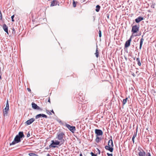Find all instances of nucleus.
Masks as SVG:
<instances>
[{
    "label": "nucleus",
    "instance_id": "f257e3e1",
    "mask_svg": "<svg viewBox=\"0 0 156 156\" xmlns=\"http://www.w3.org/2000/svg\"><path fill=\"white\" fill-rule=\"evenodd\" d=\"M24 135L23 132H20L18 135H17L15 136L14 140L10 144V146L15 144L16 143H17L21 141V138L24 137Z\"/></svg>",
    "mask_w": 156,
    "mask_h": 156
},
{
    "label": "nucleus",
    "instance_id": "f03ea898",
    "mask_svg": "<svg viewBox=\"0 0 156 156\" xmlns=\"http://www.w3.org/2000/svg\"><path fill=\"white\" fill-rule=\"evenodd\" d=\"M65 135L64 133L63 132H61L58 133L57 134V138L59 141L60 145L63 144L65 142V140L64 138L65 137Z\"/></svg>",
    "mask_w": 156,
    "mask_h": 156
},
{
    "label": "nucleus",
    "instance_id": "7ed1b4c3",
    "mask_svg": "<svg viewBox=\"0 0 156 156\" xmlns=\"http://www.w3.org/2000/svg\"><path fill=\"white\" fill-rule=\"evenodd\" d=\"M111 139L109 140L108 142V145L105 147V148L107 150L109 151L110 152H112L113 150V147L114 146L113 141L112 139V137L111 136Z\"/></svg>",
    "mask_w": 156,
    "mask_h": 156
},
{
    "label": "nucleus",
    "instance_id": "20e7f679",
    "mask_svg": "<svg viewBox=\"0 0 156 156\" xmlns=\"http://www.w3.org/2000/svg\"><path fill=\"white\" fill-rule=\"evenodd\" d=\"M9 109V104L8 100L7 99L6 101V107L3 110V115L5 116H7L8 113V112Z\"/></svg>",
    "mask_w": 156,
    "mask_h": 156
},
{
    "label": "nucleus",
    "instance_id": "39448f33",
    "mask_svg": "<svg viewBox=\"0 0 156 156\" xmlns=\"http://www.w3.org/2000/svg\"><path fill=\"white\" fill-rule=\"evenodd\" d=\"M51 144L49 146V148H51V147L53 148H55L56 147L55 145H60L59 142L58 140H55L54 141L52 140L51 141Z\"/></svg>",
    "mask_w": 156,
    "mask_h": 156
},
{
    "label": "nucleus",
    "instance_id": "423d86ee",
    "mask_svg": "<svg viewBox=\"0 0 156 156\" xmlns=\"http://www.w3.org/2000/svg\"><path fill=\"white\" fill-rule=\"evenodd\" d=\"M139 27L137 25H134L132 27L131 32L133 34L136 33L139 30Z\"/></svg>",
    "mask_w": 156,
    "mask_h": 156
},
{
    "label": "nucleus",
    "instance_id": "0eeeda50",
    "mask_svg": "<svg viewBox=\"0 0 156 156\" xmlns=\"http://www.w3.org/2000/svg\"><path fill=\"white\" fill-rule=\"evenodd\" d=\"M66 126L67 127L71 132L73 133L76 130V128L75 126H71L70 125L66 124Z\"/></svg>",
    "mask_w": 156,
    "mask_h": 156
},
{
    "label": "nucleus",
    "instance_id": "6e6552de",
    "mask_svg": "<svg viewBox=\"0 0 156 156\" xmlns=\"http://www.w3.org/2000/svg\"><path fill=\"white\" fill-rule=\"evenodd\" d=\"M32 108L35 109L39 110L40 111L42 110V109L41 108L38 106L37 104H35L34 102L32 103Z\"/></svg>",
    "mask_w": 156,
    "mask_h": 156
},
{
    "label": "nucleus",
    "instance_id": "1a4fd4ad",
    "mask_svg": "<svg viewBox=\"0 0 156 156\" xmlns=\"http://www.w3.org/2000/svg\"><path fill=\"white\" fill-rule=\"evenodd\" d=\"M95 133L96 134V136H102L103 133L102 131L100 129H96L95 130Z\"/></svg>",
    "mask_w": 156,
    "mask_h": 156
},
{
    "label": "nucleus",
    "instance_id": "9d476101",
    "mask_svg": "<svg viewBox=\"0 0 156 156\" xmlns=\"http://www.w3.org/2000/svg\"><path fill=\"white\" fill-rule=\"evenodd\" d=\"M132 36H131L129 39L127 41H126L125 44V47L126 48L129 47L130 44V42L132 40Z\"/></svg>",
    "mask_w": 156,
    "mask_h": 156
},
{
    "label": "nucleus",
    "instance_id": "9b49d317",
    "mask_svg": "<svg viewBox=\"0 0 156 156\" xmlns=\"http://www.w3.org/2000/svg\"><path fill=\"white\" fill-rule=\"evenodd\" d=\"M42 117L47 118V116L46 115L43 114H39L35 116V119H36Z\"/></svg>",
    "mask_w": 156,
    "mask_h": 156
},
{
    "label": "nucleus",
    "instance_id": "f8f14e48",
    "mask_svg": "<svg viewBox=\"0 0 156 156\" xmlns=\"http://www.w3.org/2000/svg\"><path fill=\"white\" fill-rule=\"evenodd\" d=\"M138 156H146V152L143 150L140 151L138 153Z\"/></svg>",
    "mask_w": 156,
    "mask_h": 156
},
{
    "label": "nucleus",
    "instance_id": "ddd939ff",
    "mask_svg": "<svg viewBox=\"0 0 156 156\" xmlns=\"http://www.w3.org/2000/svg\"><path fill=\"white\" fill-rule=\"evenodd\" d=\"M35 120L34 119L32 118L28 120L26 122V123L27 125H29L31 124Z\"/></svg>",
    "mask_w": 156,
    "mask_h": 156
},
{
    "label": "nucleus",
    "instance_id": "4468645a",
    "mask_svg": "<svg viewBox=\"0 0 156 156\" xmlns=\"http://www.w3.org/2000/svg\"><path fill=\"white\" fill-rule=\"evenodd\" d=\"M144 20V18L143 17L141 16H139L137 18H136L135 20L136 23H138L140 22V21L143 20Z\"/></svg>",
    "mask_w": 156,
    "mask_h": 156
},
{
    "label": "nucleus",
    "instance_id": "2eb2a0df",
    "mask_svg": "<svg viewBox=\"0 0 156 156\" xmlns=\"http://www.w3.org/2000/svg\"><path fill=\"white\" fill-rule=\"evenodd\" d=\"M3 28L4 30L8 34V27L5 24L3 25Z\"/></svg>",
    "mask_w": 156,
    "mask_h": 156
},
{
    "label": "nucleus",
    "instance_id": "dca6fc26",
    "mask_svg": "<svg viewBox=\"0 0 156 156\" xmlns=\"http://www.w3.org/2000/svg\"><path fill=\"white\" fill-rule=\"evenodd\" d=\"M58 4V2L56 0H53L51 2V6H53L57 5Z\"/></svg>",
    "mask_w": 156,
    "mask_h": 156
},
{
    "label": "nucleus",
    "instance_id": "f3484780",
    "mask_svg": "<svg viewBox=\"0 0 156 156\" xmlns=\"http://www.w3.org/2000/svg\"><path fill=\"white\" fill-rule=\"evenodd\" d=\"M144 41V39L143 37H142L140 39V47H139V48L140 49L142 48V46L143 43Z\"/></svg>",
    "mask_w": 156,
    "mask_h": 156
},
{
    "label": "nucleus",
    "instance_id": "a211bd4d",
    "mask_svg": "<svg viewBox=\"0 0 156 156\" xmlns=\"http://www.w3.org/2000/svg\"><path fill=\"white\" fill-rule=\"evenodd\" d=\"M95 54L96 55V56L97 58H98L99 57V51L98 49V48L97 46V47L96 50V52L95 53Z\"/></svg>",
    "mask_w": 156,
    "mask_h": 156
},
{
    "label": "nucleus",
    "instance_id": "6ab92c4d",
    "mask_svg": "<svg viewBox=\"0 0 156 156\" xmlns=\"http://www.w3.org/2000/svg\"><path fill=\"white\" fill-rule=\"evenodd\" d=\"M101 7L99 5H97L96 6V9H95V10L97 12H98L100 9Z\"/></svg>",
    "mask_w": 156,
    "mask_h": 156
},
{
    "label": "nucleus",
    "instance_id": "aec40b11",
    "mask_svg": "<svg viewBox=\"0 0 156 156\" xmlns=\"http://www.w3.org/2000/svg\"><path fill=\"white\" fill-rule=\"evenodd\" d=\"M136 61L137 62L138 65L140 66L141 65V63L140 62V58H137L136 59Z\"/></svg>",
    "mask_w": 156,
    "mask_h": 156
},
{
    "label": "nucleus",
    "instance_id": "412c9836",
    "mask_svg": "<svg viewBox=\"0 0 156 156\" xmlns=\"http://www.w3.org/2000/svg\"><path fill=\"white\" fill-rule=\"evenodd\" d=\"M101 140V139L98 136H96V138L95 139V141L97 143H99L100 140Z\"/></svg>",
    "mask_w": 156,
    "mask_h": 156
},
{
    "label": "nucleus",
    "instance_id": "4be33fe9",
    "mask_svg": "<svg viewBox=\"0 0 156 156\" xmlns=\"http://www.w3.org/2000/svg\"><path fill=\"white\" fill-rule=\"evenodd\" d=\"M128 99L127 98H126L125 99H123L122 101V104L123 105H124L127 102V100Z\"/></svg>",
    "mask_w": 156,
    "mask_h": 156
},
{
    "label": "nucleus",
    "instance_id": "5701e85b",
    "mask_svg": "<svg viewBox=\"0 0 156 156\" xmlns=\"http://www.w3.org/2000/svg\"><path fill=\"white\" fill-rule=\"evenodd\" d=\"M155 5V4L154 2H152L151 5V7L152 8H154V6Z\"/></svg>",
    "mask_w": 156,
    "mask_h": 156
},
{
    "label": "nucleus",
    "instance_id": "b1692460",
    "mask_svg": "<svg viewBox=\"0 0 156 156\" xmlns=\"http://www.w3.org/2000/svg\"><path fill=\"white\" fill-rule=\"evenodd\" d=\"M46 113H47L48 114V115H51V112H50V111H49V110H46Z\"/></svg>",
    "mask_w": 156,
    "mask_h": 156
},
{
    "label": "nucleus",
    "instance_id": "393cba45",
    "mask_svg": "<svg viewBox=\"0 0 156 156\" xmlns=\"http://www.w3.org/2000/svg\"><path fill=\"white\" fill-rule=\"evenodd\" d=\"M76 6V3L75 2L74 0H73V7H75Z\"/></svg>",
    "mask_w": 156,
    "mask_h": 156
},
{
    "label": "nucleus",
    "instance_id": "a878e982",
    "mask_svg": "<svg viewBox=\"0 0 156 156\" xmlns=\"http://www.w3.org/2000/svg\"><path fill=\"white\" fill-rule=\"evenodd\" d=\"M99 36L100 37H101V32L100 30L99 31Z\"/></svg>",
    "mask_w": 156,
    "mask_h": 156
},
{
    "label": "nucleus",
    "instance_id": "bb28decb",
    "mask_svg": "<svg viewBox=\"0 0 156 156\" xmlns=\"http://www.w3.org/2000/svg\"><path fill=\"white\" fill-rule=\"evenodd\" d=\"M90 154L91 156H97V154H95L92 152L90 153Z\"/></svg>",
    "mask_w": 156,
    "mask_h": 156
},
{
    "label": "nucleus",
    "instance_id": "cd10ccee",
    "mask_svg": "<svg viewBox=\"0 0 156 156\" xmlns=\"http://www.w3.org/2000/svg\"><path fill=\"white\" fill-rule=\"evenodd\" d=\"M14 15H13L12 16H11V19H12V22H14V20L13 19L14 18Z\"/></svg>",
    "mask_w": 156,
    "mask_h": 156
},
{
    "label": "nucleus",
    "instance_id": "c85d7f7f",
    "mask_svg": "<svg viewBox=\"0 0 156 156\" xmlns=\"http://www.w3.org/2000/svg\"><path fill=\"white\" fill-rule=\"evenodd\" d=\"M36 154H35L34 153H30L29 154V155L30 156H35Z\"/></svg>",
    "mask_w": 156,
    "mask_h": 156
},
{
    "label": "nucleus",
    "instance_id": "c756f323",
    "mask_svg": "<svg viewBox=\"0 0 156 156\" xmlns=\"http://www.w3.org/2000/svg\"><path fill=\"white\" fill-rule=\"evenodd\" d=\"M136 135H137V132H136V133L135 132L133 135V137H134V138H135L136 137Z\"/></svg>",
    "mask_w": 156,
    "mask_h": 156
},
{
    "label": "nucleus",
    "instance_id": "7c9ffc66",
    "mask_svg": "<svg viewBox=\"0 0 156 156\" xmlns=\"http://www.w3.org/2000/svg\"><path fill=\"white\" fill-rule=\"evenodd\" d=\"M146 155V156H151V154L149 152H147Z\"/></svg>",
    "mask_w": 156,
    "mask_h": 156
},
{
    "label": "nucleus",
    "instance_id": "2f4dec72",
    "mask_svg": "<svg viewBox=\"0 0 156 156\" xmlns=\"http://www.w3.org/2000/svg\"><path fill=\"white\" fill-rule=\"evenodd\" d=\"M107 154L108 156H113V154H109L108 153H107Z\"/></svg>",
    "mask_w": 156,
    "mask_h": 156
},
{
    "label": "nucleus",
    "instance_id": "473e14b6",
    "mask_svg": "<svg viewBox=\"0 0 156 156\" xmlns=\"http://www.w3.org/2000/svg\"><path fill=\"white\" fill-rule=\"evenodd\" d=\"M30 136V133L29 132L28 133H27V137H29Z\"/></svg>",
    "mask_w": 156,
    "mask_h": 156
},
{
    "label": "nucleus",
    "instance_id": "72a5a7b5",
    "mask_svg": "<svg viewBox=\"0 0 156 156\" xmlns=\"http://www.w3.org/2000/svg\"><path fill=\"white\" fill-rule=\"evenodd\" d=\"M134 139H135V138L134 137H132V140L133 143V144L134 143Z\"/></svg>",
    "mask_w": 156,
    "mask_h": 156
},
{
    "label": "nucleus",
    "instance_id": "f704fd0d",
    "mask_svg": "<svg viewBox=\"0 0 156 156\" xmlns=\"http://www.w3.org/2000/svg\"><path fill=\"white\" fill-rule=\"evenodd\" d=\"M97 150H98V154H100V150H99L98 149V148H97Z\"/></svg>",
    "mask_w": 156,
    "mask_h": 156
},
{
    "label": "nucleus",
    "instance_id": "c9c22d12",
    "mask_svg": "<svg viewBox=\"0 0 156 156\" xmlns=\"http://www.w3.org/2000/svg\"><path fill=\"white\" fill-rule=\"evenodd\" d=\"M27 90H28V91L30 92L31 91L30 89V88H27Z\"/></svg>",
    "mask_w": 156,
    "mask_h": 156
},
{
    "label": "nucleus",
    "instance_id": "e433bc0d",
    "mask_svg": "<svg viewBox=\"0 0 156 156\" xmlns=\"http://www.w3.org/2000/svg\"><path fill=\"white\" fill-rule=\"evenodd\" d=\"M51 112H52L53 114H55V113L53 110L51 111Z\"/></svg>",
    "mask_w": 156,
    "mask_h": 156
},
{
    "label": "nucleus",
    "instance_id": "4c0bfd02",
    "mask_svg": "<svg viewBox=\"0 0 156 156\" xmlns=\"http://www.w3.org/2000/svg\"><path fill=\"white\" fill-rule=\"evenodd\" d=\"M1 71H0V74H1V75H0V80L1 79Z\"/></svg>",
    "mask_w": 156,
    "mask_h": 156
},
{
    "label": "nucleus",
    "instance_id": "58836bf2",
    "mask_svg": "<svg viewBox=\"0 0 156 156\" xmlns=\"http://www.w3.org/2000/svg\"><path fill=\"white\" fill-rule=\"evenodd\" d=\"M48 102L50 103V98L49 99L48 101Z\"/></svg>",
    "mask_w": 156,
    "mask_h": 156
},
{
    "label": "nucleus",
    "instance_id": "ea45409f",
    "mask_svg": "<svg viewBox=\"0 0 156 156\" xmlns=\"http://www.w3.org/2000/svg\"><path fill=\"white\" fill-rule=\"evenodd\" d=\"M80 156H83L82 153H81V154H80Z\"/></svg>",
    "mask_w": 156,
    "mask_h": 156
},
{
    "label": "nucleus",
    "instance_id": "a19ab883",
    "mask_svg": "<svg viewBox=\"0 0 156 156\" xmlns=\"http://www.w3.org/2000/svg\"><path fill=\"white\" fill-rule=\"evenodd\" d=\"M109 15H108V16H107V17L108 18H109Z\"/></svg>",
    "mask_w": 156,
    "mask_h": 156
},
{
    "label": "nucleus",
    "instance_id": "79ce46f5",
    "mask_svg": "<svg viewBox=\"0 0 156 156\" xmlns=\"http://www.w3.org/2000/svg\"><path fill=\"white\" fill-rule=\"evenodd\" d=\"M49 148H49H49H48V147H47V148H46V149H49Z\"/></svg>",
    "mask_w": 156,
    "mask_h": 156
},
{
    "label": "nucleus",
    "instance_id": "37998d69",
    "mask_svg": "<svg viewBox=\"0 0 156 156\" xmlns=\"http://www.w3.org/2000/svg\"><path fill=\"white\" fill-rule=\"evenodd\" d=\"M35 156H38L37 155V154H36Z\"/></svg>",
    "mask_w": 156,
    "mask_h": 156
},
{
    "label": "nucleus",
    "instance_id": "c03bdc74",
    "mask_svg": "<svg viewBox=\"0 0 156 156\" xmlns=\"http://www.w3.org/2000/svg\"><path fill=\"white\" fill-rule=\"evenodd\" d=\"M133 59H134V60H135V58H134Z\"/></svg>",
    "mask_w": 156,
    "mask_h": 156
}]
</instances>
